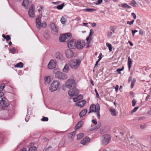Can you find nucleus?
Listing matches in <instances>:
<instances>
[{
    "label": "nucleus",
    "mask_w": 151,
    "mask_h": 151,
    "mask_svg": "<svg viewBox=\"0 0 151 151\" xmlns=\"http://www.w3.org/2000/svg\"><path fill=\"white\" fill-rule=\"evenodd\" d=\"M100 106L98 104L95 105L94 104H92L91 105L89 108V111L88 114H89L91 112H94L96 115L97 117L99 119L100 117L99 113Z\"/></svg>",
    "instance_id": "f257e3e1"
},
{
    "label": "nucleus",
    "mask_w": 151,
    "mask_h": 151,
    "mask_svg": "<svg viewBox=\"0 0 151 151\" xmlns=\"http://www.w3.org/2000/svg\"><path fill=\"white\" fill-rule=\"evenodd\" d=\"M60 85L59 82L57 80H54L49 87V90L51 92L56 91Z\"/></svg>",
    "instance_id": "f03ea898"
},
{
    "label": "nucleus",
    "mask_w": 151,
    "mask_h": 151,
    "mask_svg": "<svg viewBox=\"0 0 151 151\" xmlns=\"http://www.w3.org/2000/svg\"><path fill=\"white\" fill-rule=\"evenodd\" d=\"M65 86L69 89H72L75 88L76 86L75 81L73 79H69L65 84Z\"/></svg>",
    "instance_id": "7ed1b4c3"
},
{
    "label": "nucleus",
    "mask_w": 151,
    "mask_h": 151,
    "mask_svg": "<svg viewBox=\"0 0 151 151\" xmlns=\"http://www.w3.org/2000/svg\"><path fill=\"white\" fill-rule=\"evenodd\" d=\"M81 61L79 59H75L72 60L70 62L71 67L73 69H76L79 67Z\"/></svg>",
    "instance_id": "20e7f679"
},
{
    "label": "nucleus",
    "mask_w": 151,
    "mask_h": 151,
    "mask_svg": "<svg viewBox=\"0 0 151 151\" xmlns=\"http://www.w3.org/2000/svg\"><path fill=\"white\" fill-rule=\"evenodd\" d=\"M110 139L111 137L108 134L103 135L101 138L102 144L104 145H107L109 142Z\"/></svg>",
    "instance_id": "39448f33"
},
{
    "label": "nucleus",
    "mask_w": 151,
    "mask_h": 151,
    "mask_svg": "<svg viewBox=\"0 0 151 151\" xmlns=\"http://www.w3.org/2000/svg\"><path fill=\"white\" fill-rule=\"evenodd\" d=\"M55 77L58 78L65 79L68 78L66 74L59 71H57L55 73Z\"/></svg>",
    "instance_id": "423d86ee"
},
{
    "label": "nucleus",
    "mask_w": 151,
    "mask_h": 151,
    "mask_svg": "<svg viewBox=\"0 0 151 151\" xmlns=\"http://www.w3.org/2000/svg\"><path fill=\"white\" fill-rule=\"evenodd\" d=\"M36 23L37 27L39 29L41 28V27H45L46 26V24L45 22L41 23V19L39 17L36 19Z\"/></svg>",
    "instance_id": "0eeeda50"
},
{
    "label": "nucleus",
    "mask_w": 151,
    "mask_h": 151,
    "mask_svg": "<svg viewBox=\"0 0 151 151\" xmlns=\"http://www.w3.org/2000/svg\"><path fill=\"white\" fill-rule=\"evenodd\" d=\"M86 43L83 40H78L76 44V48L79 50L82 49L85 46Z\"/></svg>",
    "instance_id": "6e6552de"
},
{
    "label": "nucleus",
    "mask_w": 151,
    "mask_h": 151,
    "mask_svg": "<svg viewBox=\"0 0 151 151\" xmlns=\"http://www.w3.org/2000/svg\"><path fill=\"white\" fill-rule=\"evenodd\" d=\"M68 94L70 96H77L79 93V90L75 88L70 89L68 91Z\"/></svg>",
    "instance_id": "1a4fd4ad"
},
{
    "label": "nucleus",
    "mask_w": 151,
    "mask_h": 151,
    "mask_svg": "<svg viewBox=\"0 0 151 151\" xmlns=\"http://www.w3.org/2000/svg\"><path fill=\"white\" fill-rule=\"evenodd\" d=\"M65 55L67 58H71L74 55L73 52L70 49H67L65 51Z\"/></svg>",
    "instance_id": "9d476101"
},
{
    "label": "nucleus",
    "mask_w": 151,
    "mask_h": 151,
    "mask_svg": "<svg viewBox=\"0 0 151 151\" xmlns=\"http://www.w3.org/2000/svg\"><path fill=\"white\" fill-rule=\"evenodd\" d=\"M56 66V62L51 60L50 61L47 65V68L49 69H52L55 68Z\"/></svg>",
    "instance_id": "9b49d317"
},
{
    "label": "nucleus",
    "mask_w": 151,
    "mask_h": 151,
    "mask_svg": "<svg viewBox=\"0 0 151 151\" xmlns=\"http://www.w3.org/2000/svg\"><path fill=\"white\" fill-rule=\"evenodd\" d=\"M34 9V5H32L30 7L28 12L29 16L30 17L34 18L35 17Z\"/></svg>",
    "instance_id": "f8f14e48"
},
{
    "label": "nucleus",
    "mask_w": 151,
    "mask_h": 151,
    "mask_svg": "<svg viewBox=\"0 0 151 151\" xmlns=\"http://www.w3.org/2000/svg\"><path fill=\"white\" fill-rule=\"evenodd\" d=\"M75 41L73 40H72L68 43V46L69 48L73 49L76 46Z\"/></svg>",
    "instance_id": "ddd939ff"
},
{
    "label": "nucleus",
    "mask_w": 151,
    "mask_h": 151,
    "mask_svg": "<svg viewBox=\"0 0 151 151\" xmlns=\"http://www.w3.org/2000/svg\"><path fill=\"white\" fill-rule=\"evenodd\" d=\"M50 27L53 34L55 35L57 33L58 30L54 23H51L50 25Z\"/></svg>",
    "instance_id": "4468645a"
},
{
    "label": "nucleus",
    "mask_w": 151,
    "mask_h": 151,
    "mask_svg": "<svg viewBox=\"0 0 151 151\" xmlns=\"http://www.w3.org/2000/svg\"><path fill=\"white\" fill-rule=\"evenodd\" d=\"M72 37V34L70 32H68L61 34L59 38H71Z\"/></svg>",
    "instance_id": "2eb2a0df"
},
{
    "label": "nucleus",
    "mask_w": 151,
    "mask_h": 151,
    "mask_svg": "<svg viewBox=\"0 0 151 151\" xmlns=\"http://www.w3.org/2000/svg\"><path fill=\"white\" fill-rule=\"evenodd\" d=\"M90 139L88 137L84 138L81 141V143L83 145H87L90 142Z\"/></svg>",
    "instance_id": "dca6fc26"
},
{
    "label": "nucleus",
    "mask_w": 151,
    "mask_h": 151,
    "mask_svg": "<svg viewBox=\"0 0 151 151\" xmlns=\"http://www.w3.org/2000/svg\"><path fill=\"white\" fill-rule=\"evenodd\" d=\"M55 57L60 60H63V55L59 52H56L55 54Z\"/></svg>",
    "instance_id": "f3484780"
},
{
    "label": "nucleus",
    "mask_w": 151,
    "mask_h": 151,
    "mask_svg": "<svg viewBox=\"0 0 151 151\" xmlns=\"http://www.w3.org/2000/svg\"><path fill=\"white\" fill-rule=\"evenodd\" d=\"M86 103V101L85 100H83L78 102L76 103V104L77 106H79L80 107H83L84 106Z\"/></svg>",
    "instance_id": "a211bd4d"
},
{
    "label": "nucleus",
    "mask_w": 151,
    "mask_h": 151,
    "mask_svg": "<svg viewBox=\"0 0 151 151\" xmlns=\"http://www.w3.org/2000/svg\"><path fill=\"white\" fill-rule=\"evenodd\" d=\"M83 122L82 121H81L79 122L76 125L75 127V129H79L83 125Z\"/></svg>",
    "instance_id": "6ab92c4d"
},
{
    "label": "nucleus",
    "mask_w": 151,
    "mask_h": 151,
    "mask_svg": "<svg viewBox=\"0 0 151 151\" xmlns=\"http://www.w3.org/2000/svg\"><path fill=\"white\" fill-rule=\"evenodd\" d=\"M45 81V84L46 85H48L50 82L51 80L49 76H46L44 78V79Z\"/></svg>",
    "instance_id": "aec40b11"
},
{
    "label": "nucleus",
    "mask_w": 151,
    "mask_h": 151,
    "mask_svg": "<svg viewBox=\"0 0 151 151\" xmlns=\"http://www.w3.org/2000/svg\"><path fill=\"white\" fill-rule=\"evenodd\" d=\"M132 61L131 59L129 57L128 58V65L129 71L130 70L131 66L132 65Z\"/></svg>",
    "instance_id": "412c9836"
},
{
    "label": "nucleus",
    "mask_w": 151,
    "mask_h": 151,
    "mask_svg": "<svg viewBox=\"0 0 151 151\" xmlns=\"http://www.w3.org/2000/svg\"><path fill=\"white\" fill-rule=\"evenodd\" d=\"M5 101V98L4 97H0V101H2L0 103V104H4L3 106L6 107L8 106L7 105H5V103L4 102Z\"/></svg>",
    "instance_id": "4be33fe9"
},
{
    "label": "nucleus",
    "mask_w": 151,
    "mask_h": 151,
    "mask_svg": "<svg viewBox=\"0 0 151 151\" xmlns=\"http://www.w3.org/2000/svg\"><path fill=\"white\" fill-rule=\"evenodd\" d=\"M87 111V110L86 109H84L79 114L80 117H82L84 116L86 113Z\"/></svg>",
    "instance_id": "5701e85b"
},
{
    "label": "nucleus",
    "mask_w": 151,
    "mask_h": 151,
    "mask_svg": "<svg viewBox=\"0 0 151 151\" xmlns=\"http://www.w3.org/2000/svg\"><path fill=\"white\" fill-rule=\"evenodd\" d=\"M83 96L82 95H80L74 98L73 99V101L74 102H76L78 100H81L83 98Z\"/></svg>",
    "instance_id": "b1692460"
},
{
    "label": "nucleus",
    "mask_w": 151,
    "mask_h": 151,
    "mask_svg": "<svg viewBox=\"0 0 151 151\" xmlns=\"http://www.w3.org/2000/svg\"><path fill=\"white\" fill-rule=\"evenodd\" d=\"M28 4L29 2L28 0H24L23 3L22 4V5L23 6L25 7L26 8H27Z\"/></svg>",
    "instance_id": "393cba45"
},
{
    "label": "nucleus",
    "mask_w": 151,
    "mask_h": 151,
    "mask_svg": "<svg viewBox=\"0 0 151 151\" xmlns=\"http://www.w3.org/2000/svg\"><path fill=\"white\" fill-rule=\"evenodd\" d=\"M69 65L67 64H66L63 69V71L64 72L67 73L69 70Z\"/></svg>",
    "instance_id": "a878e982"
},
{
    "label": "nucleus",
    "mask_w": 151,
    "mask_h": 151,
    "mask_svg": "<svg viewBox=\"0 0 151 151\" xmlns=\"http://www.w3.org/2000/svg\"><path fill=\"white\" fill-rule=\"evenodd\" d=\"M111 114L113 116H116V115L115 110L113 108H111L110 110Z\"/></svg>",
    "instance_id": "bb28decb"
},
{
    "label": "nucleus",
    "mask_w": 151,
    "mask_h": 151,
    "mask_svg": "<svg viewBox=\"0 0 151 151\" xmlns=\"http://www.w3.org/2000/svg\"><path fill=\"white\" fill-rule=\"evenodd\" d=\"M87 41L88 42L86 44V47H89L91 45V38H86Z\"/></svg>",
    "instance_id": "cd10ccee"
},
{
    "label": "nucleus",
    "mask_w": 151,
    "mask_h": 151,
    "mask_svg": "<svg viewBox=\"0 0 151 151\" xmlns=\"http://www.w3.org/2000/svg\"><path fill=\"white\" fill-rule=\"evenodd\" d=\"M129 4L130 5H131L132 6L134 7H136L137 6V3L134 0H132V1H131L129 3Z\"/></svg>",
    "instance_id": "c85d7f7f"
},
{
    "label": "nucleus",
    "mask_w": 151,
    "mask_h": 151,
    "mask_svg": "<svg viewBox=\"0 0 151 151\" xmlns=\"http://www.w3.org/2000/svg\"><path fill=\"white\" fill-rule=\"evenodd\" d=\"M14 67L15 68H22L23 67V64L22 62H20L17 63Z\"/></svg>",
    "instance_id": "c756f323"
},
{
    "label": "nucleus",
    "mask_w": 151,
    "mask_h": 151,
    "mask_svg": "<svg viewBox=\"0 0 151 151\" xmlns=\"http://www.w3.org/2000/svg\"><path fill=\"white\" fill-rule=\"evenodd\" d=\"M121 7L124 8H126L128 9H130L131 8V7L128 5L126 3H124L122 4L121 5Z\"/></svg>",
    "instance_id": "7c9ffc66"
},
{
    "label": "nucleus",
    "mask_w": 151,
    "mask_h": 151,
    "mask_svg": "<svg viewBox=\"0 0 151 151\" xmlns=\"http://www.w3.org/2000/svg\"><path fill=\"white\" fill-rule=\"evenodd\" d=\"M50 33L47 31H46L44 34V37L45 38H48L49 37Z\"/></svg>",
    "instance_id": "2f4dec72"
},
{
    "label": "nucleus",
    "mask_w": 151,
    "mask_h": 151,
    "mask_svg": "<svg viewBox=\"0 0 151 151\" xmlns=\"http://www.w3.org/2000/svg\"><path fill=\"white\" fill-rule=\"evenodd\" d=\"M9 51L12 54H14V53L17 52V50H16L14 47H13L12 49H10L9 50Z\"/></svg>",
    "instance_id": "473e14b6"
},
{
    "label": "nucleus",
    "mask_w": 151,
    "mask_h": 151,
    "mask_svg": "<svg viewBox=\"0 0 151 151\" xmlns=\"http://www.w3.org/2000/svg\"><path fill=\"white\" fill-rule=\"evenodd\" d=\"M84 136V134L81 133L77 135V139H80Z\"/></svg>",
    "instance_id": "72a5a7b5"
},
{
    "label": "nucleus",
    "mask_w": 151,
    "mask_h": 151,
    "mask_svg": "<svg viewBox=\"0 0 151 151\" xmlns=\"http://www.w3.org/2000/svg\"><path fill=\"white\" fill-rule=\"evenodd\" d=\"M66 21V19L65 17H61L60 19V22L62 24H64L65 23Z\"/></svg>",
    "instance_id": "f704fd0d"
},
{
    "label": "nucleus",
    "mask_w": 151,
    "mask_h": 151,
    "mask_svg": "<svg viewBox=\"0 0 151 151\" xmlns=\"http://www.w3.org/2000/svg\"><path fill=\"white\" fill-rule=\"evenodd\" d=\"M136 81V79L135 78H134L132 81L131 85V87L132 88H133V87L134 85V84L135 83Z\"/></svg>",
    "instance_id": "c9c22d12"
},
{
    "label": "nucleus",
    "mask_w": 151,
    "mask_h": 151,
    "mask_svg": "<svg viewBox=\"0 0 151 151\" xmlns=\"http://www.w3.org/2000/svg\"><path fill=\"white\" fill-rule=\"evenodd\" d=\"M64 6V4H62L61 5H59L56 8L59 10H61L63 8V7Z\"/></svg>",
    "instance_id": "e433bc0d"
},
{
    "label": "nucleus",
    "mask_w": 151,
    "mask_h": 151,
    "mask_svg": "<svg viewBox=\"0 0 151 151\" xmlns=\"http://www.w3.org/2000/svg\"><path fill=\"white\" fill-rule=\"evenodd\" d=\"M106 45L108 47L109 51L111 52L112 51L111 45L108 42L106 43Z\"/></svg>",
    "instance_id": "4c0bfd02"
},
{
    "label": "nucleus",
    "mask_w": 151,
    "mask_h": 151,
    "mask_svg": "<svg viewBox=\"0 0 151 151\" xmlns=\"http://www.w3.org/2000/svg\"><path fill=\"white\" fill-rule=\"evenodd\" d=\"M68 38H59V41L61 42H67V39Z\"/></svg>",
    "instance_id": "58836bf2"
},
{
    "label": "nucleus",
    "mask_w": 151,
    "mask_h": 151,
    "mask_svg": "<svg viewBox=\"0 0 151 151\" xmlns=\"http://www.w3.org/2000/svg\"><path fill=\"white\" fill-rule=\"evenodd\" d=\"M36 149V147L35 146L31 147L29 149V151H35Z\"/></svg>",
    "instance_id": "ea45409f"
},
{
    "label": "nucleus",
    "mask_w": 151,
    "mask_h": 151,
    "mask_svg": "<svg viewBox=\"0 0 151 151\" xmlns=\"http://www.w3.org/2000/svg\"><path fill=\"white\" fill-rule=\"evenodd\" d=\"M83 10L86 12H90L94 10V9H83Z\"/></svg>",
    "instance_id": "a19ab883"
},
{
    "label": "nucleus",
    "mask_w": 151,
    "mask_h": 151,
    "mask_svg": "<svg viewBox=\"0 0 151 151\" xmlns=\"http://www.w3.org/2000/svg\"><path fill=\"white\" fill-rule=\"evenodd\" d=\"M101 127V125L100 124H98L97 125L96 127H93V128L91 129V130H93L96 129H98L99 128Z\"/></svg>",
    "instance_id": "79ce46f5"
},
{
    "label": "nucleus",
    "mask_w": 151,
    "mask_h": 151,
    "mask_svg": "<svg viewBox=\"0 0 151 151\" xmlns=\"http://www.w3.org/2000/svg\"><path fill=\"white\" fill-rule=\"evenodd\" d=\"M139 108L138 107H136L134 108L131 111V113H133L135 112Z\"/></svg>",
    "instance_id": "37998d69"
},
{
    "label": "nucleus",
    "mask_w": 151,
    "mask_h": 151,
    "mask_svg": "<svg viewBox=\"0 0 151 151\" xmlns=\"http://www.w3.org/2000/svg\"><path fill=\"white\" fill-rule=\"evenodd\" d=\"M124 68V67H123L122 68L118 69L116 70V71L118 73L120 74L121 73V71L123 70Z\"/></svg>",
    "instance_id": "c03bdc74"
},
{
    "label": "nucleus",
    "mask_w": 151,
    "mask_h": 151,
    "mask_svg": "<svg viewBox=\"0 0 151 151\" xmlns=\"http://www.w3.org/2000/svg\"><path fill=\"white\" fill-rule=\"evenodd\" d=\"M132 106H134L136 104L137 102V101L134 99H133L132 101Z\"/></svg>",
    "instance_id": "a18cd8bd"
},
{
    "label": "nucleus",
    "mask_w": 151,
    "mask_h": 151,
    "mask_svg": "<svg viewBox=\"0 0 151 151\" xmlns=\"http://www.w3.org/2000/svg\"><path fill=\"white\" fill-rule=\"evenodd\" d=\"M48 120V118L47 117H43L42 119L41 120L42 121H47Z\"/></svg>",
    "instance_id": "49530a36"
},
{
    "label": "nucleus",
    "mask_w": 151,
    "mask_h": 151,
    "mask_svg": "<svg viewBox=\"0 0 151 151\" xmlns=\"http://www.w3.org/2000/svg\"><path fill=\"white\" fill-rule=\"evenodd\" d=\"M93 31L92 29H91L90 30V33L89 35V36L87 38H90V37H91L93 33Z\"/></svg>",
    "instance_id": "de8ad7c7"
},
{
    "label": "nucleus",
    "mask_w": 151,
    "mask_h": 151,
    "mask_svg": "<svg viewBox=\"0 0 151 151\" xmlns=\"http://www.w3.org/2000/svg\"><path fill=\"white\" fill-rule=\"evenodd\" d=\"M5 85L4 84L1 85V86H0V91L1 90H2L5 88Z\"/></svg>",
    "instance_id": "09e8293b"
},
{
    "label": "nucleus",
    "mask_w": 151,
    "mask_h": 151,
    "mask_svg": "<svg viewBox=\"0 0 151 151\" xmlns=\"http://www.w3.org/2000/svg\"><path fill=\"white\" fill-rule=\"evenodd\" d=\"M134 22V20H133L130 22L128 21L127 22V23L128 24H129V25H131V24H132Z\"/></svg>",
    "instance_id": "8fccbe9b"
},
{
    "label": "nucleus",
    "mask_w": 151,
    "mask_h": 151,
    "mask_svg": "<svg viewBox=\"0 0 151 151\" xmlns=\"http://www.w3.org/2000/svg\"><path fill=\"white\" fill-rule=\"evenodd\" d=\"M102 2V0H98V1L96 3V5H98L101 4Z\"/></svg>",
    "instance_id": "3c124183"
},
{
    "label": "nucleus",
    "mask_w": 151,
    "mask_h": 151,
    "mask_svg": "<svg viewBox=\"0 0 151 151\" xmlns=\"http://www.w3.org/2000/svg\"><path fill=\"white\" fill-rule=\"evenodd\" d=\"M99 59L98 60H99L100 61L101 60V59L102 58V53H100V54H99Z\"/></svg>",
    "instance_id": "603ef678"
},
{
    "label": "nucleus",
    "mask_w": 151,
    "mask_h": 151,
    "mask_svg": "<svg viewBox=\"0 0 151 151\" xmlns=\"http://www.w3.org/2000/svg\"><path fill=\"white\" fill-rule=\"evenodd\" d=\"M110 29L111 31L114 32L115 30V28L114 27H110Z\"/></svg>",
    "instance_id": "864d4df0"
},
{
    "label": "nucleus",
    "mask_w": 151,
    "mask_h": 151,
    "mask_svg": "<svg viewBox=\"0 0 151 151\" xmlns=\"http://www.w3.org/2000/svg\"><path fill=\"white\" fill-rule=\"evenodd\" d=\"M92 122L95 125H96L97 124V122L96 120L93 119L92 120Z\"/></svg>",
    "instance_id": "5fc2aeb1"
},
{
    "label": "nucleus",
    "mask_w": 151,
    "mask_h": 151,
    "mask_svg": "<svg viewBox=\"0 0 151 151\" xmlns=\"http://www.w3.org/2000/svg\"><path fill=\"white\" fill-rule=\"evenodd\" d=\"M133 16V18L134 19H136V16L135 14L134 13H132L131 14Z\"/></svg>",
    "instance_id": "6e6d98bb"
},
{
    "label": "nucleus",
    "mask_w": 151,
    "mask_h": 151,
    "mask_svg": "<svg viewBox=\"0 0 151 151\" xmlns=\"http://www.w3.org/2000/svg\"><path fill=\"white\" fill-rule=\"evenodd\" d=\"M95 93H96V96L97 97H99V95L97 91V90L96 89H95Z\"/></svg>",
    "instance_id": "4d7b16f0"
},
{
    "label": "nucleus",
    "mask_w": 151,
    "mask_h": 151,
    "mask_svg": "<svg viewBox=\"0 0 151 151\" xmlns=\"http://www.w3.org/2000/svg\"><path fill=\"white\" fill-rule=\"evenodd\" d=\"M119 86L118 85H116L115 87V91L117 92V91L118 90L119 88Z\"/></svg>",
    "instance_id": "13d9d810"
},
{
    "label": "nucleus",
    "mask_w": 151,
    "mask_h": 151,
    "mask_svg": "<svg viewBox=\"0 0 151 151\" xmlns=\"http://www.w3.org/2000/svg\"><path fill=\"white\" fill-rule=\"evenodd\" d=\"M112 34V32H109L107 34V36L108 37H110Z\"/></svg>",
    "instance_id": "bf43d9fd"
},
{
    "label": "nucleus",
    "mask_w": 151,
    "mask_h": 151,
    "mask_svg": "<svg viewBox=\"0 0 151 151\" xmlns=\"http://www.w3.org/2000/svg\"><path fill=\"white\" fill-rule=\"evenodd\" d=\"M132 34L133 35H134V34L136 32H137V31L136 30H132Z\"/></svg>",
    "instance_id": "052dcab7"
},
{
    "label": "nucleus",
    "mask_w": 151,
    "mask_h": 151,
    "mask_svg": "<svg viewBox=\"0 0 151 151\" xmlns=\"http://www.w3.org/2000/svg\"><path fill=\"white\" fill-rule=\"evenodd\" d=\"M139 32L141 35H142L144 34V31L142 30H140Z\"/></svg>",
    "instance_id": "680f3d73"
},
{
    "label": "nucleus",
    "mask_w": 151,
    "mask_h": 151,
    "mask_svg": "<svg viewBox=\"0 0 151 151\" xmlns=\"http://www.w3.org/2000/svg\"><path fill=\"white\" fill-rule=\"evenodd\" d=\"M29 116H27L25 119L26 122H27L29 121Z\"/></svg>",
    "instance_id": "e2e57ef3"
},
{
    "label": "nucleus",
    "mask_w": 151,
    "mask_h": 151,
    "mask_svg": "<svg viewBox=\"0 0 151 151\" xmlns=\"http://www.w3.org/2000/svg\"><path fill=\"white\" fill-rule=\"evenodd\" d=\"M140 128L142 129H143L145 128V125H141L140 126Z\"/></svg>",
    "instance_id": "0e129e2a"
},
{
    "label": "nucleus",
    "mask_w": 151,
    "mask_h": 151,
    "mask_svg": "<svg viewBox=\"0 0 151 151\" xmlns=\"http://www.w3.org/2000/svg\"><path fill=\"white\" fill-rule=\"evenodd\" d=\"M147 113L149 115H151V109H150L149 111H148L147 112Z\"/></svg>",
    "instance_id": "69168bd1"
},
{
    "label": "nucleus",
    "mask_w": 151,
    "mask_h": 151,
    "mask_svg": "<svg viewBox=\"0 0 151 151\" xmlns=\"http://www.w3.org/2000/svg\"><path fill=\"white\" fill-rule=\"evenodd\" d=\"M81 19V18H79V17H76L75 19V20H76V21H79V20H80Z\"/></svg>",
    "instance_id": "338daca9"
},
{
    "label": "nucleus",
    "mask_w": 151,
    "mask_h": 151,
    "mask_svg": "<svg viewBox=\"0 0 151 151\" xmlns=\"http://www.w3.org/2000/svg\"><path fill=\"white\" fill-rule=\"evenodd\" d=\"M20 151H27L26 148H24Z\"/></svg>",
    "instance_id": "774afa93"
}]
</instances>
